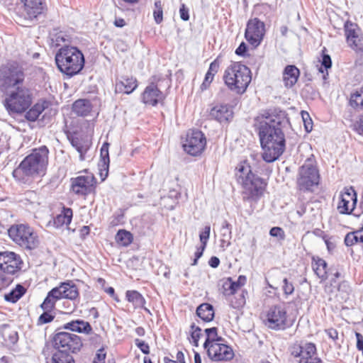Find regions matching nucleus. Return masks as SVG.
<instances>
[{"label": "nucleus", "mask_w": 363, "mask_h": 363, "mask_svg": "<svg viewBox=\"0 0 363 363\" xmlns=\"http://www.w3.org/2000/svg\"><path fill=\"white\" fill-rule=\"evenodd\" d=\"M282 289L285 295H291L294 291V286L293 284L288 281L286 278L283 280Z\"/></svg>", "instance_id": "obj_51"}, {"label": "nucleus", "mask_w": 363, "mask_h": 363, "mask_svg": "<svg viewBox=\"0 0 363 363\" xmlns=\"http://www.w3.org/2000/svg\"><path fill=\"white\" fill-rule=\"evenodd\" d=\"M357 202V195L352 186L345 187L340 194L337 209L340 214H351Z\"/></svg>", "instance_id": "obj_14"}, {"label": "nucleus", "mask_w": 363, "mask_h": 363, "mask_svg": "<svg viewBox=\"0 0 363 363\" xmlns=\"http://www.w3.org/2000/svg\"><path fill=\"white\" fill-rule=\"evenodd\" d=\"M323 239L326 245L327 249L329 252L333 251L335 247V244L330 238H328L327 235H324Z\"/></svg>", "instance_id": "obj_57"}, {"label": "nucleus", "mask_w": 363, "mask_h": 363, "mask_svg": "<svg viewBox=\"0 0 363 363\" xmlns=\"http://www.w3.org/2000/svg\"><path fill=\"white\" fill-rule=\"evenodd\" d=\"M44 106L41 104H35L26 113V118L29 121H35L44 111Z\"/></svg>", "instance_id": "obj_41"}, {"label": "nucleus", "mask_w": 363, "mask_h": 363, "mask_svg": "<svg viewBox=\"0 0 363 363\" xmlns=\"http://www.w3.org/2000/svg\"><path fill=\"white\" fill-rule=\"evenodd\" d=\"M43 313L39 316L38 320V325H43L50 323L55 318V313L53 311L43 310Z\"/></svg>", "instance_id": "obj_46"}, {"label": "nucleus", "mask_w": 363, "mask_h": 363, "mask_svg": "<svg viewBox=\"0 0 363 363\" xmlns=\"http://www.w3.org/2000/svg\"><path fill=\"white\" fill-rule=\"evenodd\" d=\"M23 4V11L26 18L29 19L35 18L41 14L43 6L41 0H20Z\"/></svg>", "instance_id": "obj_21"}, {"label": "nucleus", "mask_w": 363, "mask_h": 363, "mask_svg": "<svg viewBox=\"0 0 363 363\" xmlns=\"http://www.w3.org/2000/svg\"><path fill=\"white\" fill-rule=\"evenodd\" d=\"M125 296L128 301L132 303L135 308H143L145 304L144 297L137 291H127Z\"/></svg>", "instance_id": "obj_35"}, {"label": "nucleus", "mask_w": 363, "mask_h": 363, "mask_svg": "<svg viewBox=\"0 0 363 363\" xmlns=\"http://www.w3.org/2000/svg\"><path fill=\"white\" fill-rule=\"evenodd\" d=\"M301 117L303 118L306 131L309 133L313 129V122L308 112L302 111Z\"/></svg>", "instance_id": "obj_49"}, {"label": "nucleus", "mask_w": 363, "mask_h": 363, "mask_svg": "<svg viewBox=\"0 0 363 363\" xmlns=\"http://www.w3.org/2000/svg\"><path fill=\"white\" fill-rule=\"evenodd\" d=\"M94 178L93 176H79L71 179L72 191L78 196H86L93 189Z\"/></svg>", "instance_id": "obj_18"}, {"label": "nucleus", "mask_w": 363, "mask_h": 363, "mask_svg": "<svg viewBox=\"0 0 363 363\" xmlns=\"http://www.w3.org/2000/svg\"><path fill=\"white\" fill-rule=\"evenodd\" d=\"M48 363H75L73 357L62 351H55L52 354L50 361Z\"/></svg>", "instance_id": "obj_37"}, {"label": "nucleus", "mask_w": 363, "mask_h": 363, "mask_svg": "<svg viewBox=\"0 0 363 363\" xmlns=\"http://www.w3.org/2000/svg\"><path fill=\"white\" fill-rule=\"evenodd\" d=\"M300 75L299 69L295 65H287L283 72V81L287 88L292 87Z\"/></svg>", "instance_id": "obj_24"}, {"label": "nucleus", "mask_w": 363, "mask_h": 363, "mask_svg": "<svg viewBox=\"0 0 363 363\" xmlns=\"http://www.w3.org/2000/svg\"><path fill=\"white\" fill-rule=\"evenodd\" d=\"M59 294L57 290L53 288L48 293L44 301L40 305L43 310L53 311L56 302L60 300Z\"/></svg>", "instance_id": "obj_34"}, {"label": "nucleus", "mask_w": 363, "mask_h": 363, "mask_svg": "<svg viewBox=\"0 0 363 363\" xmlns=\"http://www.w3.org/2000/svg\"><path fill=\"white\" fill-rule=\"evenodd\" d=\"M327 335L333 340L335 343L338 340V332L334 328H329L325 330Z\"/></svg>", "instance_id": "obj_56"}, {"label": "nucleus", "mask_w": 363, "mask_h": 363, "mask_svg": "<svg viewBox=\"0 0 363 363\" xmlns=\"http://www.w3.org/2000/svg\"><path fill=\"white\" fill-rule=\"evenodd\" d=\"M138 86L137 80L133 77H123L116 83V89L118 92L127 94L132 93Z\"/></svg>", "instance_id": "obj_26"}, {"label": "nucleus", "mask_w": 363, "mask_h": 363, "mask_svg": "<svg viewBox=\"0 0 363 363\" xmlns=\"http://www.w3.org/2000/svg\"><path fill=\"white\" fill-rule=\"evenodd\" d=\"M264 324L269 328L275 330H284L292 325L288 319L285 308L281 306H275L269 308L264 319Z\"/></svg>", "instance_id": "obj_10"}, {"label": "nucleus", "mask_w": 363, "mask_h": 363, "mask_svg": "<svg viewBox=\"0 0 363 363\" xmlns=\"http://www.w3.org/2000/svg\"><path fill=\"white\" fill-rule=\"evenodd\" d=\"M72 210L69 208H64L62 212L54 218L53 224L56 228L68 225L72 218Z\"/></svg>", "instance_id": "obj_31"}, {"label": "nucleus", "mask_w": 363, "mask_h": 363, "mask_svg": "<svg viewBox=\"0 0 363 363\" xmlns=\"http://www.w3.org/2000/svg\"><path fill=\"white\" fill-rule=\"evenodd\" d=\"M135 333L138 335V336H143L145 335V329L143 328V327H138L135 328Z\"/></svg>", "instance_id": "obj_63"}, {"label": "nucleus", "mask_w": 363, "mask_h": 363, "mask_svg": "<svg viewBox=\"0 0 363 363\" xmlns=\"http://www.w3.org/2000/svg\"><path fill=\"white\" fill-rule=\"evenodd\" d=\"M245 292L242 291L240 293L237 291L235 294L231 295L230 298V304L233 308H240L245 304Z\"/></svg>", "instance_id": "obj_42"}, {"label": "nucleus", "mask_w": 363, "mask_h": 363, "mask_svg": "<svg viewBox=\"0 0 363 363\" xmlns=\"http://www.w3.org/2000/svg\"><path fill=\"white\" fill-rule=\"evenodd\" d=\"M206 350L208 355L213 361H228L234 357L233 349L220 342L211 344Z\"/></svg>", "instance_id": "obj_17"}, {"label": "nucleus", "mask_w": 363, "mask_h": 363, "mask_svg": "<svg viewBox=\"0 0 363 363\" xmlns=\"http://www.w3.org/2000/svg\"><path fill=\"white\" fill-rule=\"evenodd\" d=\"M247 47L245 43H241L238 48L235 50V53L240 56H244L247 52Z\"/></svg>", "instance_id": "obj_59"}, {"label": "nucleus", "mask_w": 363, "mask_h": 363, "mask_svg": "<svg viewBox=\"0 0 363 363\" xmlns=\"http://www.w3.org/2000/svg\"><path fill=\"white\" fill-rule=\"evenodd\" d=\"M69 141L72 147L79 153V159L81 161L84 160V155L89 149L91 145L90 141L83 137H72L69 138Z\"/></svg>", "instance_id": "obj_25"}, {"label": "nucleus", "mask_w": 363, "mask_h": 363, "mask_svg": "<svg viewBox=\"0 0 363 363\" xmlns=\"http://www.w3.org/2000/svg\"><path fill=\"white\" fill-rule=\"evenodd\" d=\"M205 333L206 335V339L203 344L205 349H208L211 344L222 341V338L218 335V329L216 328H207L205 330Z\"/></svg>", "instance_id": "obj_39"}, {"label": "nucleus", "mask_w": 363, "mask_h": 363, "mask_svg": "<svg viewBox=\"0 0 363 363\" xmlns=\"http://www.w3.org/2000/svg\"><path fill=\"white\" fill-rule=\"evenodd\" d=\"M55 62L59 70L69 77L77 74L84 66V57L82 51L74 46L65 45L55 55Z\"/></svg>", "instance_id": "obj_5"}, {"label": "nucleus", "mask_w": 363, "mask_h": 363, "mask_svg": "<svg viewBox=\"0 0 363 363\" xmlns=\"http://www.w3.org/2000/svg\"><path fill=\"white\" fill-rule=\"evenodd\" d=\"M220 63L216 59L213 60L209 66L208 70L207 71L204 80L201 85V90L206 89L212 82L215 74L218 72Z\"/></svg>", "instance_id": "obj_32"}, {"label": "nucleus", "mask_w": 363, "mask_h": 363, "mask_svg": "<svg viewBox=\"0 0 363 363\" xmlns=\"http://www.w3.org/2000/svg\"><path fill=\"white\" fill-rule=\"evenodd\" d=\"M197 315L205 322H210L214 318V310L212 305L202 303L196 309Z\"/></svg>", "instance_id": "obj_33"}, {"label": "nucleus", "mask_w": 363, "mask_h": 363, "mask_svg": "<svg viewBox=\"0 0 363 363\" xmlns=\"http://www.w3.org/2000/svg\"><path fill=\"white\" fill-rule=\"evenodd\" d=\"M259 136L263 150L262 158L267 162L279 159L285 149L284 134L281 128L280 118L267 114L258 116Z\"/></svg>", "instance_id": "obj_2"}, {"label": "nucleus", "mask_w": 363, "mask_h": 363, "mask_svg": "<svg viewBox=\"0 0 363 363\" xmlns=\"http://www.w3.org/2000/svg\"><path fill=\"white\" fill-rule=\"evenodd\" d=\"M291 354L294 358V363H298L299 360L318 358L316 347L312 342H301L300 345H294L291 349Z\"/></svg>", "instance_id": "obj_16"}, {"label": "nucleus", "mask_w": 363, "mask_h": 363, "mask_svg": "<svg viewBox=\"0 0 363 363\" xmlns=\"http://www.w3.org/2000/svg\"><path fill=\"white\" fill-rule=\"evenodd\" d=\"M320 179L317 162L314 156L311 155L298 169L296 177L297 188L303 192H313L318 186Z\"/></svg>", "instance_id": "obj_7"}, {"label": "nucleus", "mask_w": 363, "mask_h": 363, "mask_svg": "<svg viewBox=\"0 0 363 363\" xmlns=\"http://www.w3.org/2000/svg\"><path fill=\"white\" fill-rule=\"evenodd\" d=\"M25 293V288L23 286L18 284L15 289L11 290L9 293L5 294L4 298L6 301L16 303L23 296Z\"/></svg>", "instance_id": "obj_38"}, {"label": "nucleus", "mask_w": 363, "mask_h": 363, "mask_svg": "<svg viewBox=\"0 0 363 363\" xmlns=\"http://www.w3.org/2000/svg\"><path fill=\"white\" fill-rule=\"evenodd\" d=\"M64 328L73 332L85 334L90 333L92 330L91 325L83 320H76L68 322L65 324Z\"/></svg>", "instance_id": "obj_27"}, {"label": "nucleus", "mask_w": 363, "mask_h": 363, "mask_svg": "<svg viewBox=\"0 0 363 363\" xmlns=\"http://www.w3.org/2000/svg\"><path fill=\"white\" fill-rule=\"evenodd\" d=\"M206 144L203 133L198 130H192L187 133L183 147L189 155L196 156L202 152Z\"/></svg>", "instance_id": "obj_11"}, {"label": "nucleus", "mask_w": 363, "mask_h": 363, "mask_svg": "<svg viewBox=\"0 0 363 363\" xmlns=\"http://www.w3.org/2000/svg\"><path fill=\"white\" fill-rule=\"evenodd\" d=\"M355 336L357 338V348L360 351L363 349V335L359 333H356Z\"/></svg>", "instance_id": "obj_60"}, {"label": "nucleus", "mask_w": 363, "mask_h": 363, "mask_svg": "<svg viewBox=\"0 0 363 363\" xmlns=\"http://www.w3.org/2000/svg\"><path fill=\"white\" fill-rule=\"evenodd\" d=\"M357 131L358 133L363 135V118L360 119L359 123L358 124L357 127Z\"/></svg>", "instance_id": "obj_64"}, {"label": "nucleus", "mask_w": 363, "mask_h": 363, "mask_svg": "<svg viewBox=\"0 0 363 363\" xmlns=\"http://www.w3.org/2000/svg\"><path fill=\"white\" fill-rule=\"evenodd\" d=\"M210 117L219 123H228L233 117V108L228 104H218L211 108Z\"/></svg>", "instance_id": "obj_20"}, {"label": "nucleus", "mask_w": 363, "mask_h": 363, "mask_svg": "<svg viewBox=\"0 0 363 363\" xmlns=\"http://www.w3.org/2000/svg\"><path fill=\"white\" fill-rule=\"evenodd\" d=\"M92 110V104L88 99H78L72 105V111L79 116H86Z\"/></svg>", "instance_id": "obj_30"}, {"label": "nucleus", "mask_w": 363, "mask_h": 363, "mask_svg": "<svg viewBox=\"0 0 363 363\" xmlns=\"http://www.w3.org/2000/svg\"><path fill=\"white\" fill-rule=\"evenodd\" d=\"M54 289L57 291L59 294L58 296L60 299L67 298L74 300L79 296V291L77 286L70 281L63 282Z\"/></svg>", "instance_id": "obj_22"}, {"label": "nucleus", "mask_w": 363, "mask_h": 363, "mask_svg": "<svg viewBox=\"0 0 363 363\" xmlns=\"http://www.w3.org/2000/svg\"><path fill=\"white\" fill-rule=\"evenodd\" d=\"M223 79L229 90L242 94L251 82V70L241 62H234L225 69Z\"/></svg>", "instance_id": "obj_6"}, {"label": "nucleus", "mask_w": 363, "mask_h": 363, "mask_svg": "<svg viewBox=\"0 0 363 363\" xmlns=\"http://www.w3.org/2000/svg\"><path fill=\"white\" fill-rule=\"evenodd\" d=\"M8 233L10 238L22 247L32 250L38 245V236L28 225H13L8 230Z\"/></svg>", "instance_id": "obj_8"}, {"label": "nucleus", "mask_w": 363, "mask_h": 363, "mask_svg": "<svg viewBox=\"0 0 363 363\" xmlns=\"http://www.w3.org/2000/svg\"><path fill=\"white\" fill-rule=\"evenodd\" d=\"M344 28L348 46L357 52H363L362 33L357 24L347 21L345 23Z\"/></svg>", "instance_id": "obj_13"}, {"label": "nucleus", "mask_w": 363, "mask_h": 363, "mask_svg": "<svg viewBox=\"0 0 363 363\" xmlns=\"http://www.w3.org/2000/svg\"><path fill=\"white\" fill-rule=\"evenodd\" d=\"M220 235V247L225 250L231 245L230 240L232 238V227L227 220H224L221 225Z\"/></svg>", "instance_id": "obj_29"}, {"label": "nucleus", "mask_w": 363, "mask_h": 363, "mask_svg": "<svg viewBox=\"0 0 363 363\" xmlns=\"http://www.w3.org/2000/svg\"><path fill=\"white\" fill-rule=\"evenodd\" d=\"M164 99V94L153 82L146 86L141 95L142 102L151 106H155L158 104L162 103Z\"/></svg>", "instance_id": "obj_19"}, {"label": "nucleus", "mask_w": 363, "mask_h": 363, "mask_svg": "<svg viewBox=\"0 0 363 363\" xmlns=\"http://www.w3.org/2000/svg\"><path fill=\"white\" fill-rule=\"evenodd\" d=\"M153 16L156 23L160 24L163 21V11L160 0H155Z\"/></svg>", "instance_id": "obj_45"}, {"label": "nucleus", "mask_w": 363, "mask_h": 363, "mask_svg": "<svg viewBox=\"0 0 363 363\" xmlns=\"http://www.w3.org/2000/svg\"><path fill=\"white\" fill-rule=\"evenodd\" d=\"M211 227L210 225H206L203 230L199 234V239L201 245L206 247L208 240L210 237Z\"/></svg>", "instance_id": "obj_50"}, {"label": "nucleus", "mask_w": 363, "mask_h": 363, "mask_svg": "<svg viewBox=\"0 0 363 363\" xmlns=\"http://www.w3.org/2000/svg\"><path fill=\"white\" fill-rule=\"evenodd\" d=\"M191 328V338L192 340L191 342L194 346L197 347L199 345V338L201 336V330L199 327L196 326L194 324H192Z\"/></svg>", "instance_id": "obj_48"}, {"label": "nucleus", "mask_w": 363, "mask_h": 363, "mask_svg": "<svg viewBox=\"0 0 363 363\" xmlns=\"http://www.w3.org/2000/svg\"><path fill=\"white\" fill-rule=\"evenodd\" d=\"M206 247L201 245V247H198L196 252H195V258L194 259L193 265H196L197 264L198 259L203 255V251L205 250Z\"/></svg>", "instance_id": "obj_58"}, {"label": "nucleus", "mask_w": 363, "mask_h": 363, "mask_svg": "<svg viewBox=\"0 0 363 363\" xmlns=\"http://www.w3.org/2000/svg\"><path fill=\"white\" fill-rule=\"evenodd\" d=\"M327 266V262L323 259L318 257H313L312 258L313 270L321 281L328 279Z\"/></svg>", "instance_id": "obj_28"}, {"label": "nucleus", "mask_w": 363, "mask_h": 363, "mask_svg": "<svg viewBox=\"0 0 363 363\" xmlns=\"http://www.w3.org/2000/svg\"><path fill=\"white\" fill-rule=\"evenodd\" d=\"M350 104L354 108H363V89L361 87L350 95Z\"/></svg>", "instance_id": "obj_40"}, {"label": "nucleus", "mask_w": 363, "mask_h": 363, "mask_svg": "<svg viewBox=\"0 0 363 363\" xmlns=\"http://www.w3.org/2000/svg\"><path fill=\"white\" fill-rule=\"evenodd\" d=\"M246 281L247 278L243 275L239 276L236 281H233L231 278H228L223 284L224 294L225 296L235 294L246 284Z\"/></svg>", "instance_id": "obj_23"}, {"label": "nucleus", "mask_w": 363, "mask_h": 363, "mask_svg": "<svg viewBox=\"0 0 363 363\" xmlns=\"http://www.w3.org/2000/svg\"><path fill=\"white\" fill-rule=\"evenodd\" d=\"M108 145L109 144L108 143H105L101 148V161L103 162V167H105L106 168L108 167L110 162Z\"/></svg>", "instance_id": "obj_47"}, {"label": "nucleus", "mask_w": 363, "mask_h": 363, "mask_svg": "<svg viewBox=\"0 0 363 363\" xmlns=\"http://www.w3.org/2000/svg\"><path fill=\"white\" fill-rule=\"evenodd\" d=\"M22 263L20 256L13 252H0V269L4 273L13 274L21 269Z\"/></svg>", "instance_id": "obj_15"}, {"label": "nucleus", "mask_w": 363, "mask_h": 363, "mask_svg": "<svg viewBox=\"0 0 363 363\" xmlns=\"http://www.w3.org/2000/svg\"><path fill=\"white\" fill-rule=\"evenodd\" d=\"M71 37L65 31H58L52 34V41L56 46L60 45L61 43L69 42Z\"/></svg>", "instance_id": "obj_44"}, {"label": "nucleus", "mask_w": 363, "mask_h": 363, "mask_svg": "<svg viewBox=\"0 0 363 363\" xmlns=\"http://www.w3.org/2000/svg\"><path fill=\"white\" fill-rule=\"evenodd\" d=\"M253 167L250 160L239 162L235 168V177L243 188L244 194L249 199H257L263 194L266 186L264 181L252 172Z\"/></svg>", "instance_id": "obj_4"}, {"label": "nucleus", "mask_w": 363, "mask_h": 363, "mask_svg": "<svg viewBox=\"0 0 363 363\" xmlns=\"http://www.w3.org/2000/svg\"><path fill=\"white\" fill-rule=\"evenodd\" d=\"M135 344L143 354H148L150 353V347L145 341L135 339Z\"/></svg>", "instance_id": "obj_52"}, {"label": "nucleus", "mask_w": 363, "mask_h": 363, "mask_svg": "<svg viewBox=\"0 0 363 363\" xmlns=\"http://www.w3.org/2000/svg\"><path fill=\"white\" fill-rule=\"evenodd\" d=\"M269 235L272 237L278 238L280 239L284 238V232L282 228L279 227H273L269 230Z\"/></svg>", "instance_id": "obj_53"}, {"label": "nucleus", "mask_w": 363, "mask_h": 363, "mask_svg": "<svg viewBox=\"0 0 363 363\" xmlns=\"http://www.w3.org/2000/svg\"><path fill=\"white\" fill-rule=\"evenodd\" d=\"M114 25L116 27L122 28L125 25V20L123 18H116V20L114 21Z\"/></svg>", "instance_id": "obj_62"}, {"label": "nucleus", "mask_w": 363, "mask_h": 363, "mask_svg": "<svg viewBox=\"0 0 363 363\" xmlns=\"http://www.w3.org/2000/svg\"><path fill=\"white\" fill-rule=\"evenodd\" d=\"M209 265L213 268H216L220 264V259L217 257H211L208 261Z\"/></svg>", "instance_id": "obj_61"}, {"label": "nucleus", "mask_w": 363, "mask_h": 363, "mask_svg": "<svg viewBox=\"0 0 363 363\" xmlns=\"http://www.w3.org/2000/svg\"><path fill=\"white\" fill-rule=\"evenodd\" d=\"M53 345L56 351H62L70 354L77 353L82 347V341L79 336L67 333L60 332L53 337Z\"/></svg>", "instance_id": "obj_9"}, {"label": "nucleus", "mask_w": 363, "mask_h": 363, "mask_svg": "<svg viewBox=\"0 0 363 363\" xmlns=\"http://www.w3.org/2000/svg\"><path fill=\"white\" fill-rule=\"evenodd\" d=\"M49 158V150L45 145L32 150L13 171L14 179L23 184L30 182L32 178L45 175Z\"/></svg>", "instance_id": "obj_3"}, {"label": "nucleus", "mask_w": 363, "mask_h": 363, "mask_svg": "<svg viewBox=\"0 0 363 363\" xmlns=\"http://www.w3.org/2000/svg\"><path fill=\"white\" fill-rule=\"evenodd\" d=\"M116 242L121 246L128 247L133 240V236L132 233L126 230H119L115 237Z\"/></svg>", "instance_id": "obj_36"}, {"label": "nucleus", "mask_w": 363, "mask_h": 363, "mask_svg": "<svg viewBox=\"0 0 363 363\" xmlns=\"http://www.w3.org/2000/svg\"><path fill=\"white\" fill-rule=\"evenodd\" d=\"M264 33V23L259 18H254L247 21L245 37L252 45L258 46L263 39Z\"/></svg>", "instance_id": "obj_12"}, {"label": "nucleus", "mask_w": 363, "mask_h": 363, "mask_svg": "<svg viewBox=\"0 0 363 363\" xmlns=\"http://www.w3.org/2000/svg\"><path fill=\"white\" fill-rule=\"evenodd\" d=\"M1 90L4 105L9 113H24L32 104L33 94L25 82L23 69L13 65L1 69Z\"/></svg>", "instance_id": "obj_1"}, {"label": "nucleus", "mask_w": 363, "mask_h": 363, "mask_svg": "<svg viewBox=\"0 0 363 363\" xmlns=\"http://www.w3.org/2000/svg\"><path fill=\"white\" fill-rule=\"evenodd\" d=\"M106 356V354L104 352V349L101 348L98 350L93 362H96L97 363H105Z\"/></svg>", "instance_id": "obj_54"}, {"label": "nucleus", "mask_w": 363, "mask_h": 363, "mask_svg": "<svg viewBox=\"0 0 363 363\" xmlns=\"http://www.w3.org/2000/svg\"><path fill=\"white\" fill-rule=\"evenodd\" d=\"M325 48H324L322 50L321 55V66L319 68V72L323 74V78H326V75L328 74V69H330L332 66V60L330 56L325 53Z\"/></svg>", "instance_id": "obj_43"}, {"label": "nucleus", "mask_w": 363, "mask_h": 363, "mask_svg": "<svg viewBox=\"0 0 363 363\" xmlns=\"http://www.w3.org/2000/svg\"><path fill=\"white\" fill-rule=\"evenodd\" d=\"M180 18L186 21L189 19V9L185 6L184 4H182L179 9Z\"/></svg>", "instance_id": "obj_55"}]
</instances>
